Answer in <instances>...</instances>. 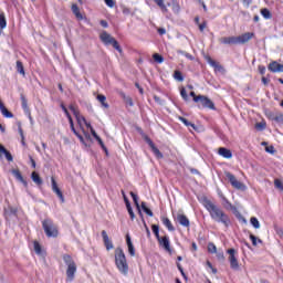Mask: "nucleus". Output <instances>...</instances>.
Returning a JSON list of instances; mask_svg holds the SVG:
<instances>
[{"instance_id":"nucleus-1","label":"nucleus","mask_w":283,"mask_h":283,"mask_svg":"<svg viewBox=\"0 0 283 283\" xmlns=\"http://www.w3.org/2000/svg\"><path fill=\"white\" fill-rule=\"evenodd\" d=\"M203 207L210 213V217L214 222H219L223 224L226 229H229V226L231 224V219L229 218V214L224 212L223 209H221L219 206H217L209 199H203Z\"/></svg>"},{"instance_id":"nucleus-2","label":"nucleus","mask_w":283,"mask_h":283,"mask_svg":"<svg viewBox=\"0 0 283 283\" xmlns=\"http://www.w3.org/2000/svg\"><path fill=\"white\" fill-rule=\"evenodd\" d=\"M253 36L254 34L251 32L238 36H223L219 39V43H222V45H244V43H249Z\"/></svg>"},{"instance_id":"nucleus-3","label":"nucleus","mask_w":283,"mask_h":283,"mask_svg":"<svg viewBox=\"0 0 283 283\" xmlns=\"http://www.w3.org/2000/svg\"><path fill=\"white\" fill-rule=\"evenodd\" d=\"M115 264L122 275L129 273V264L127 263V256L122 248L115 250Z\"/></svg>"},{"instance_id":"nucleus-4","label":"nucleus","mask_w":283,"mask_h":283,"mask_svg":"<svg viewBox=\"0 0 283 283\" xmlns=\"http://www.w3.org/2000/svg\"><path fill=\"white\" fill-rule=\"evenodd\" d=\"M63 262L67 266L66 269V282H74L76 275V262L70 254H63Z\"/></svg>"},{"instance_id":"nucleus-5","label":"nucleus","mask_w":283,"mask_h":283,"mask_svg":"<svg viewBox=\"0 0 283 283\" xmlns=\"http://www.w3.org/2000/svg\"><path fill=\"white\" fill-rule=\"evenodd\" d=\"M42 229L46 238H59V227L52 219H44L42 221Z\"/></svg>"},{"instance_id":"nucleus-6","label":"nucleus","mask_w":283,"mask_h":283,"mask_svg":"<svg viewBox=\"0 0 283 283\" xmlns=\"http://www.w3.org/2000/svg\"><path fill=\"white\" fill-rule=\"evenodd\" d=\"M101 41L104 45H112L114 50H117V52L123 53V49L120 48V44H118V41L112 34L107 33V31H103L99 35Z\"/></svg>"},{"instance_id":"nucleus-7","label":"nucleus","mask_w":283,"mask_h":283,"mask_svg":"<svg viewBox=\"0 0 283 283\" xmlns=\"http://www.w3.org/2000/svg\"><path fill=\"white\" fill-rule=\"evenodd\" d=\"M228 253V261L230 262V269L232 271H240V263L238 262V251L235 249L231 248L227 250Z\"/></svg>"},{"instance_id":"nucleus-8","label":"nucleus","mask_w":283,"mask_h":283,"mask_svg":"<svg viewBox=\"0 0 283 283\" xmlns=\"http://www.w3.org/2000/svg\"><path fill=\"white\" fill-rule=\"evenodd\" d=\"M195 103H200L201 107H206L208 109H216V104L205 95H198V97H195Z\"/></svg>"},{"instance_id":"nucleus-9","label":"nucleus","mask_w":283,"mask_h":283,"mask_svg":"<svg viewBox=\"0 0 283 283\" xmlns=\"http://www.w3.org/2000/svg\"><path fill=\"white\" fill-rule=\"evenodd\" d=\"M51 187L53 193L57 196L60 202H62L63 205V202H65V196H63V191L61 190V188H59V185L56 184V179H54V177L51 178Z\"/></svg>"},{"instance_id":"nucleus-10","label":"nucleus","mask_w":283,"mask_h":283,"mask_svg":"<svg viewBox=\"0 0 283 283\" xmlns=\"http://www.w3.org/2000/svg\"><path fill=\"white\" fill-rule=\"evenodd\" d=\"M145 142L147 143V145L150 147L153 154L156 156V158L161 159L164 158L163 153L160 151V149H158V147H156V144H154V142L151 140V138H149L148 136L145 137Z\"/></svg>"},{"instance_id":"nucleus-11","label":"nucleus","mask_w":283,"mask_h":283,"mask_svg":"<svg viewBox=\"0 0 283 283\" xmlns=\"http://www.w3.org/2000/svg\"><path fill=\"white\" fill-rule=\"evenodd\" d=\"M145 142L147 143V145L150 147L153 154L156 156V158L161 159L164 158L163 153L160 151V149H158V147H156V144H154V142L151 140V138H149L148 136L145 137Z\"/></svg>"},{"instance_id":"nucleus-12","label":"nucleus","mask_w":283,"mask_h":283,"mask_svg":"<svg viewBox=\"0 0 283 283\" xmlns=\"http://www.w3.org/2000/svg\"><path fill=\"white\" fill-rule=\"evenodd\" d=\"M69 109H71V112H73L75 118L77 119V123H81V120H83V123H85L86 127L92 129V124H87V120L85 119V117L81 116V112L78 111V107H76L74 105H70Z\"/></svg>"},{"instance_id":"nucleus-13","label":"nucleus","mask_w":283,"mask_h":283,"mask_svg":"<svg viewBox=\"0 0 283 283\" xmlns=\"http://www.w3.org/2000/svg\"><path fill=\"white\" fill-rule=\"evenodd\" d=\"M157 241L159 242V247H163L165 251L171 253V243L169 242V237H160L159 239H157Z\"/></svg>"},{"instance_id":"nucleus-14","label":"nucleus","mask_w":283,"mask_h":283,"mask_svg":"<svg viewBox=\"0 0 283 283\" xmlns=\"http://www.w3.org/2000/svg\"><path fill=\"white\" fill-rule=\"evenodd\" d=\"M226 177L228 178L229 182L234 187V189H242V182L238 181L235 176L231 172H226Z\"/></svg>"},{"instance_id":"nucleus-15","label":"nucleus","mask_w":283,"mask_h":283,"mask_svg":"<svg viewBox=\"0 0 283 283\" xmlns=\"http://www.w3.org/2000/svg\"><path fill=\"white\" fill-rule=\"evenodd\" d=\"M102 238L104 242V247L106 248L107 251H112L114 249V243L112 240H109V235H107V231L103 230L102 231Z\"/></svg>"},{"instance_id":"nucleus-16","label":"nucleus","mask_w":283,"mask_h":283,"mask_svg":"<svg viewBox=\"0 0 283 283\" xmlns=\"http://www.w3.org/2000/svg\"><path fill=\"white\" fill-rule=\"evenodd\" d=\"M3 155L6 156L8 163H12V160H14V157H12V154L6 149V146L0 144V160L3 158Z\"/></svg>"},{"instance_id":"nucleus-17","label":"nucleus","mask_w":283,"mask_h":283,"mask_svg":"<svg viewBox=\"0 0 283 283\" xmlns=\"http://www.w3.org/2000/svg\"><path fill=\"white\" fill-rule=\"evenodd\" d=\"M268 70L273 73H282L283 64H280V63L273 61L269 64Z\"/></svg>"},{"instance_id":"nucleus-18","label":"nucleus","mask_w":283,"mask_h":283,"mask_svg":"<svg viewBox=\"0 0 283 283\" xmlns=\"http://www.w3.org/2000/svg\"><path fill=\"white\" fill-rule=\"evenodd\" d=\"M12 176H14L15 180L19 182H22L24 187H28V181L23 178V175H21L20 169H12L11 170Z\"/></svg>"},{"instance_id":"nucleus-19","label":"nucleus","mask_w":283,"mask_h":283,"mask_svg":"<svg viewBox=\"0 0 283 283\" xmlns=\"http://www.w3.org/2000/svg\"><path fill=\"white\" fill-rule=\"evenodd\" d=\"M0 112L4 118H14V114H12L8 108L6 107V104H3V101L0 99Z\"/></svg>"},{"instance_id":"nucleus-20","label":"nucleus","mask_w":283,"mask_h":283,"mask_svg":"<svg viewBox=\"0 0 283 283\" xmlns=\"http://www.w3.org/2000/svg\"><path fill=\"white\" fill-rule=\"evenodd\" d=\"M126 244L128 247V253L134 258L136 255V249L134 248V243H132V237L129 234H126Z\"/></svg>"},{"instance_id":"nucleus-21","label":"nucleus","mask_w":283,"mask_h":283,"mask_svg":"<svg viewBox=\"0 0 283 283\" xmlns=\"http://www.w3.org/2000/svg\"><path fill=\"white\" fill-rule=\"evenodd\" d=\"M219 156H222V158H233V153L229 150V148L220 147L218 150Z\"/></svg>"},{"instance_id":"nucleus-22","label":"nucleus","mask_w":283,"mask_h":283,"mask_svg":"<svg viewBox=\"0 0 283 283\" xmlns=\"http://www.w3.org/2000/svg\"><path fill=\"white\" fill-rule=\"evenodd\" d=\"M71 10L78 21H83V13H81L78 4H72Z\"/></svg>"},{"instance_id":"nucleus-23","label":"nucleus","mask_w":283,"mask_h":283,"mask_svg":"<svg viewBox=\"0 0 283 283\" xmlns=\"http://www.w3.org/2000/svg\"><path fill=\"white\" fill-rule=\"evenodd\" d=\"M177 221L179 224H181V227H189L190 224L189 218H187L185 214H177Z\"/></svg>"},{"instance_id":"nucleus-24","label":"nucleus","mask_w":283,"mask_h":283,"mask_svg":"<svg viewBox=\"0 0 283 283\" xmlns=\"http://www.w3.org/2000/svg\"><path fill=\"white\" fill-rule=\"evenodd\" d=\"M161 222L168 229V231H176V228H174V224L171 223V220H169V218L163 217Z\"/></svg>"},{"instance_id":"nucleus-25","label":"nucleus","mask_w":283,"mask_h":283,"mask_svg":"<svg viewBox=\"0 0 283 283\" xmlns=\"http://www.w3.org/2000/svg\"><path fill=\"white\" fill-rule=\"evenodd\" d=\"M20 101H21L22 109L28 114H30V107L28 106V98H25V95L20 94Z\"/></svg>"},{"instance_id":"nucleus-26","label":"nucleus","mask_w":283,"mask_h":283,"mask_svg":"<svg viewBox=\"0 0 283 283\" xmlns=\"http://www.w3.org/2000/svg\"><path fill=\"white\" fill-rule=\"evenodd\" d=\"M97 101L101 103L102 107H104L105 109H109V104H107V97L103 94H98L97 95Z\"/></svg>"},{"instance_id":"nucleus-27","label":"nucleus","mask_w":283,"mask_h":283,"mask_svg":"<svg viewBox=\"0 0 283 283\" xmlns=\"http://www.w3.org/2000/svg\"><path fill=\"white\" fill-rule=\"evenodd\" d=\"M31 179L33 180V182H35V185H38L40 187V185H43V179H41V176H39V174L36 171H33L31 174Z\"/></svg>"},{"instance_id":"nucleus-28","label":"nucleus","mask_w":283,"mask_h":283,"mask_svg":"<svg viewBox=\"0 0 283 283\" xmlns=\"http://www.w3.org/2000/svg\"><path fill=\"white\" fill-rule=\"evenodd\" d=\"M130 196L133 198L134 205L136 206V208L138 210L139 216H142V218H143V211H140V203H138V195L130 192Z\"/></svg>"},{"instance_id":"nucleus-29","label":"nucleus","mask_w":283,"mask_h":283,"mask_svg":"<svg viewBox=\"0 0 283 283\" xmlns=\"http://www.w3.org/2000/svg\"><path fill=\"white\" fill-rule=\"evenodd\" d=\"M139 207H142V209H143V211H144V213H145L146 216H149L150 218H154V212L151 211V209H149V208L147 207V202L143 201V202H142V206H139Z\"/></svg>"},{"instance_id":"nucleus-30","label":"nucleus","mask_w":283,"mask_h":283,"mask_svg":"<svg viewBox=\"0 0 283 283\" xmlns=\"http://www.w3.org/2000/svg\"><path fill=\"white\" fill-rule=\"evenodd\" d=\"M70 125L73 134H75V136L81 140V143H84L85 139L83 138V135L78 134V130H76V128L74 127V120H71Z\"/></svg>"},{"instance_id":"nucleus-31","label":"nucleus","mask_w":283,"mask_h":283,"mask_svg":"<svg viewBox=\"0 0 283 283\" xmlns=\"http://www.w3.org/2000/svg\"><path fill=\"white\" fill-rule=\"evenodd\" d=\"M120 96L126 103V105H129V107H134V101L132 99V97L125 95V93H120Z\"/></svg>"},{"instance_id":"nucleus-32","label":"nucleus","mask_w":283,"mask_h":283,"mask_svg":"<svg viewBox=\"0 0 283 283\" xmlns=\"http://www.w3.org/2000/svg\"><path fill=\"white\" fill-rule=\"evenodd\" d=\"M179 120L186 125V127H192V129H196V124L189 122L187 118L179 116Z\"/></svg>"},{"instance_id":"nucleus-33","label":"nucleus","mask_w":283,"mask_h":283,"mask_svg":"<svg viewBox=\"0 0 283 283\" xmlns=\"http://www.w3.org/2000/svg\"><path fill=\"white\" fill-rule=\"evenodd\" d=\"M153 233L157 238V240H160V227L158 224H153L151 226Z\"/></svg>"},{"instance_id":"nucleus-34","label":"nucleus","mask_w":283,"mask_h":283,"mask_svg":"<svg viewBox=\"0 0 283 283\" xmlns=\"http://www.w3.org/2000/svg\"><path fill=\"white\" fill-rule=\"evenodd\" d=\"M174 78H175V81H178L179 83H182V81H185V76H182V72H180L178 70L174 72Z\"/></svg>"},{"instance_id":"nucleus-35","label":"nucleus","mask_w":283,"mask_h":283,"mask_svg":"<svg viewBox=\"0 0 283 283\" xmlns=\"http://www.w3.org/2000/svg\"><path fill=\"white\" fill-rule=\"evenodd\" d=\"M17 72L25 76V69H23V62L17 61Z\"/></svg>"},{"instance_id":"nucleus-36","label":"nucleus","mask_w":283,"mask_h":283,"mask_svg":"<svg viewBox=\"0 0 283 283\" xmlns=\"http://www.w3.org/2000/svg\"><path fill=\"white\" fill-rule=\"evenodd\" d=\"M261 14L263 18L265 19H273V14L271 13V11L266 8L261 9Z\"/></svg>"},{"instance_id":"nucleus-37","label":"nucleus","mask_w":283,"mask_h":283,"mask_svg":"<svg viewBox=\"0 0 283 283\" xmlns=\"http://www.w3.org/2000/svg\"><path fill=\"white\" fill-rule=\"evenodd\" d=\"M8 21L6 20V14L0 13V30L6 29Z\"/></svg>"},{"instance_id":"nucleus-38","label":"nucleus","mask_w":283,"mask_h":283,"mask_svg":"<svg viewBox=\"0 0 283 283\" xmlns=\"http://www.w3.org/2000/svg\"><path fill=\"white\" fill-rule=\"evenodd\" d=\"M155 3L160 8L161 12H167V6H165V1L163 0H154Z\"/></svg>"},{"instance_id":"nucleus-39","label":"nucleus","mask_w":283,"mask_h":283,"mask_svg":"<svg viewBox=\"0 0 283 283\" xmlns=\"http://www.w3.org/2000/svg\"><path fill=\"white\" fill-rule=\"evenodd\" d=\"M33 247L38 255H41V253H43V250L41 249V244L39 243V241H34Z\"/></svg>"},{"instance_id":"nucleus-40","label":"nucleus","mask_w":283,"mask_h":283,"mask_svg":"<svg viewBox=\"0 0 283 283\" xmlns=\"http://www.w3.org/2000/svg\"><path fill=\"white\" fill-rule=\"evenodd\" d=\"M250 222H251L252 227H254V229H260V221L258 220V218L252 217L250 219Z\"/></svg>"},{"instance_id":"nucleus-41","label":"nucleus","mask_w":283,"mask_h":283,"mask_svg":"<svg viewBox=\"0 0 283 283\" xmlns=\"http://www.w3.org/2000/svg\"><path fill=\"white\" fill-rule=\"evenodd\" d=\"M214 253L217 254V259L219 262H224L226 258H224V252L222 250H219Z\"/></svg>"},{"instance_id":"nucleus-42","label":"nucleus","mask_w":283,"mask_h":283,"mask_svg":"<svg viewBox=\"0 0 283 283\" xmlns=\"http://www.w3.org/2000/svg\"><path fill=\"white\" fill-rule=\"evenodd\" d=\"M153 59L156 63H163L165 61V57H163V55L158 54V53H155L153 55Z\"/></svg>"},{"instance_id":"nucleus-43","label":"nucleus","mask_w":283,"mask_h":283,"mask_svg":"<svg viewBox=\"0 0 283 283\" xmlns=\"http://www.w3.org/2000/svg\"><path fill=\"white\" fill-rule=\"evenodd\" d=\"M208 252L209 253H218V248H216V244L209 243L208 244Z\"/></svg>"},{"instance_id":"nucleus-44","label":"nucleus","mask_w":283,"mask_h":283,"mask_svg":"<svg viewBox=\"0 0 283 283\" xmlns=\"http://www.w3.org/2000/svg\"><path fill=\"white\" fill-rule=\"evenodd\" d=\"M61 107H62V109H63V112H64V114L67 116V118H69V123H72V115H70V112L67 111V107H65V105H61Z\"/></svg>"},{"instance_id":"nucleus-45","label":"nucleus","mask_w":283,"mask_h":283,"mask_svg":"<svg viewBox=\"0 0 283 283\" xmlns=\"http://www.w3.org/2000/svg\"><path fill=\"white\" fill-rule=\"evenodd\" d=\"M17 208L9 207V211L6 212V216H17Z\"/></svg>"},{"instance_id":"nucleus-46","label":"nucleus","mask_w":283,"mask_h":283,"mask_svg":"<svg viewBox=\"0 0 283 283\" xmlns=\"http://www.w3.org/2000/svg\"><path fill=\"white\" fill-rule=\"evenodd\" d=\"M274 187H276V189H281V191H283V184L280 179L274 180Z\"/></svg>"},{"instance_id":"nucleus-47","label":"nucleus","mask_w":283,"mask_h":283,"mask_svg":"<svg viewBox=\"0 0 283 283\" xmlns=\"http://www.w3.org/2000/svg\"><path fill=\"white\" fill-rule=\"evenodd\" d=\"M180 94L184 101H189V95H187V90H185V87L180 90Z\"/></svg>"},{"instance_id":"nucleus-48","label":"nucleus","mask_w":283,"mask_h":283,"mask_svg":"<svg viewBox=\"0 0 283 283\" xmlns=\"http://www.w3.org/2000/svg\"><path fill=\"white\" fill-rule=\"evenodd\" d=\"M98 145L102 147L103 151H105L106 156L109 154L107 150V147L105 146V143H103V139L97 140Z\"/></svg>"},{"instance_id":"nucleus-49","label":"nucleus","mask_w":283,"mask_h":283,"mask_svg":"<svg viewBox=\"0 0 283 283\" xmlns=\"http://www.w3.org/2000/svg\"><path fill=\"white\" fill-rule=\"evenodd\" d=\"M129 216H130V220H134L136 218V214L134 213V209H132V206L126 207Z\"/></svg>"},{"instance_id":"nucleus-50","label":"nucleus","mask_w":283,"mask_h":283,"mask_svg":"<svg viewBox=\"0 0 283 283\" xmlns=\"http://www.w3.org/2000/svg\"><path fill=\"white\" fill-rule=\"evenodd\" d=\"M122 12H123V14L129 15V14H132V9L127 8L125 6H122Z\"/></svg>"},{"instance_id":"nucleus-51","label":"nucleus","mask_w":283,"mask_h":283,"mask_svg":"<svg viewBox=\"0 0 283 283\" xmlns=\"http://www.w3.org/2000/svg\"><path fill=\"white\" fill-rule=\"evenodd\" d=\"M104 3H106L108 8H114L116 6V1L114 0H104Z\"/></svg>"},{"instance_id":"nucleus-52","label":"nucleus","mask_w":283,"mask_h":283,"mask_svg":"<svg viewBox=\"0 0 283 283\" xmlns=\"http://www.w3.org/2000/svg\"><path fill=\"white\" fill-rule=\"evenodd\" d=\"M208 63L211 65V67L217 69L218 67V62H216L213 59L208 57Z\"/></svg>"},{"instance_id":"nucleus-53","label":"nucleus","mask_w":283,"mask_h":283,"mask_svg":"<svg viewBox=\"0 0 283 283\" xmlns=\"http://www.w3.org/2000/svg\"><path fill=\"white\" fill-rule=\"evenodd\" d=\"M250 240L253 247H258V237H255L254 234H250Z\"/></svg>"},{"instance_id":"nucleus-54","label":"nucleus","mask_w":283,"mask_h":283,"mask_svg":"<svg viewBox=\"0 0 283 283\" xmlns=\"http://www.w3.org/2000/svg\"><path fill=\"white\" fill-rule=\"evenodd\" d=\"M172 12H175V14H178V12H180V6L178 3L172 4Z\"/></svg>"},{"instance_id":"nucleus-55","label":"nucleus","mask_w":283,"mask_h":283,"mask_svg":"<svg viewBox=\"0 0 283 283\" xmlns=\"http://www.w3.org/2000/svg\"><path fill=\"white\" fill-rule=\"evenodd\" d=\"M259 73L264 76L266 74V66L264 65H259Z\"/></svg>"},{"instance_id":"nucleus-56","label":"nucleus","mask_w":283,"mask_h":283,"mask_svg":"<svg viewBox=\"0 0 283 283\" xmlns=\"http://www.w3.org/2000/svg\"><path fill=\"white\" fill-rule=\"evenodd\" d=\"M91 134L95 138V140H101V137L98 136V134H96V130H94L93 127H91Z\"/></svg>"},{"instance_id":"nucleus-57","label":"nucleus","mask_w":283,"mask_h":283,"mask_svg":"<svg viewBox=\"0 0 283 283\" xmlns=\"http://www.w3.org/2000/svg\"><path fill=\"white\" fill-rule=\"evenodd\" d=\"M265 151H266L268 154H275V147H273V146H268V147H265Z\"/></svg>"},{"instance_id":"nucleus-58","label":"nucleus","mask_w":283,"mask_h":283,"mask_svg":"<svg viewBox=\"0 0 283 283\" xmlns=\"http://www.w3.org/2000/svg\"><path fill=\"white\" fill-rule=\"evenodd\" d=\"M181 54H184V56H186V59H189V61H193V55H191L190 53H187V52H185V51H181L180 52Z\"/></svg>"},{"instance_id":"nucleus-59","label":"nucleus","mask_w":283,"mask_h":283,"mask_svg":"<svg viewBox=\"0 0 283 283\" xmlns=\"http://www.w3.org/2000/svg\"><path fill=\"white\" fill-rule=\"evenodd\" d=\"M255 127H256V129H265L266 128V124H264V123H256V125H255Z\"/></svg>"},{"instance_id":"nucleus-60","label":"nucleus","mask_w":283,"mask_h":283,"mask_svg":"<svg viewBox=\"0 0 283 283\" xmlns=\"http://www.w3.org/2000/svg\"><path fill=\"white\" fill-rule=\"evenodd\" d=\"M274 120H275L276 123H282V124H283V114H280V115L275 116V117H274Z\"/></svg>"},{"instance_id":"nucleus-61","label":"nucleus","mask_w":283,"mask_h":283,"mask_svg":"<svg viewBox=\"0 0 283 283\" xmlns=\"http://www.w3.org/2000/svg\"><path fill=\"white\" fill-rule=\"evenodd\" d=\"M158 34H160V36H163L164 34H167V30L165 28H159L157 29Z\"/></svg>"},{"instance_id":"nucleus-62","label":"nucleus","mask_w":283,"mask_h":283,"mask_svg":"<svg viewBox=\"0 0 283 283\" xmlns=\"http://www.w3.org/2000/svg\"><path fill=\"white\" fill-rule=\"evenodd\" d=\"M205 28H207V22L203 21L201 24H199L200 32H205Z\"/></svg>"},{"instance_id":"nucleus-63","label":"nucleus","mask_w":283,"mask_h":283,"mask_svg":"<svg viewBox=\"0 0 283 283\" xmlns=\"http://www.w3.org/2000/svg\"><path fill=\"white\" fill-rule=\"evenodd\" d=\"M214 70L216 72H224V67L220 64H217V67Z\"/></svg>"},{"instance_id":"nucleus-64","label":"nucleus","mask_w":283,"mask_h":283,"mask_svg":"<svg viewBox=\"0 0 283 283\" xmlns=\"http://www.w3.org/2000/svg\"><path fill=\"white\" fill-rule=\"evenodd\" d=\"M276 233H277V235H280L281 238H283V229L276 230Z\"/></svg>"}]
</instances>
